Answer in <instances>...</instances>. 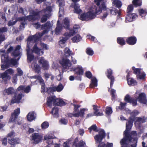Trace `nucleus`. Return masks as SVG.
Wrapping results in <instances>:
<instances>
[{"instance_id": "f257e3e1", "label": "nucleus", "mask_w": 147, "mask_h": 147, "mask_svg": "<svg viewBox=\"0 0 147 147\" xmlns=\"http://www.w3.org/2000/svg\"><path fill=\"white\" fill-rule=\"evenodd\" d=\"M147 119V118L145 117L129 118L126 124V130L124 132V136L120 141L121 147H136L138 138L136 132L132 131L128 134V131L132 126L134 120L135 121L136 127H138L141 123L145 122Z\"/></svg>"}, {"instance_id": "f03ea898", "label": "nucleus", "mask_w": 147, "mask_h": 147, "mask_svg": "<svg viewBox=\"0 0 147 147\" xmlns=\"http://www.w3.org/2000/svg\"><path fill=\"white\" fill-rule=\"evenodd\" d=\"M52 26V24L50 22H48L44 25L41 26V28L45 30L42 33H37L34 36H30L28 37L27 39V44L26 49L27 52V60L28 61H31L34 59V56L32 54V52H34L39 55L43 54V51L37 47V45L36 44L34 45L32 51L30 50V47L32 46L34 42L38 41L40 37L51 29Z\"/></svg>"}, {"instance_id": "7ed1b4c3", "label": "nucleus", "mask_w": 147, "mask_h": 147, "mask_svg": "<svg viewBox=\"0 0 147 147\" xmlns=\"http://www.w3.org/2000/svg\"><path fill=\"white\" fill-rule=\"evenodd\" d=\"M97 7L93 6L90 8L89 11L86 13H83L79 16L78 18L81 20H86L93 19L95 18L96 14L100 13L102 11L103 13L100 18L104 20L108 15L106 10V7L104 0H94Z\"/></svg>"}, {"instance_id": "20e7f679", "label": "nucleus", "mask_w": 147, "mask_h": 147, "mask_svg": "<svg viewBox=\"0 0 147 147\" xmlns=\"http://www.w3.org/2000/svg\"><path fill=\"white\" fill-rule=\"evenodd\" d=\"M44 9L41 11H39L38 9L35 10H31L30 11H33L36 12L38 14L39 16V18L38 19H35L33 20L34 21L35 20L39 19L40 18V13H43L42 17L41 18V21L42 23L46 21L47 19H48L51 16V12L52 11V8L50 6L47 7L46 6L43 5Z\"/></svg>"}, {"instance_id": "39448f33", "label": "nucleus", "mask_w": 147, "mask_h": 147, "mask_svg": "<svg viewBox=\"0 0 147 147\" xmlns=\"http://www.w3.org/2000/svg\"><path fill=\"white\" fill-rule=\"evenodd\" d=\"M36 13V12L33 11H30L29 16L25 17H20L18 18V20L19 21H24V22L21 23L20 26V29L21 30H23L24 28V26L26 24L25 21L27 20H28L29 21H32L35 19H38L39 18L38 14Z\"/></svg>"}, {"instance_id": "423d86ee", "label": "nucleus", "mask_w": 147, "mask_h": 147, "mask_svg": "<svg viewBox=\"0 0 147 147\" xmlns=\"http://www.w3.org/2000/svg\"><path fill=\"white\" fill-rule=\"evenodd\" d=\"M1 62L2 64L1 65L2 69L4 70L7 67V63H10L11 65L17 67L18 63L17 61L14 59H9L7 55L2 56L1 57Z\"/></svg>"}, {"instance_id": "0eeeda50", "label": "nucleus", "mask_w": 147, "mask_h": 147, "mask_svg": "<svg viewBox=\"0 0 147 147\" xmlns=\"http://www.w3.org/2000/svg\"><path fill=\"white\" fill-rule=\"evenodd\" d=\"M105 136V133L103 130H101L99 132V134L94 136L96 143H99L98 147H106V144L104 142L100 143Z\"/></svg>"}, {"instance_id": "6e6552de", "label": "nucleus", "mask_w": 147, "mask_h": 147, "mask_svg": "<svg viewBox=\"0 0 147 147\" xmlns=\"http://www.w3.org/2000/svg\"><path fill=\"white\" fill-rule=\"evenodd\" d=\"M80 107L78 105H74L75 110L73 113H69L68 114V116L71 117H78L80 116H83L84 113V109H81L79 111L78 109Z\"/></svg>"}, {"instance_id": "1a4fd4ad", "label": "nucleus", "mask_w": 147, "mask_h": 147, "mask_svg": "<svg viewBox=\"0 0 147 147\" xmlns=\"http://www.w3.org/2000/svg\"><path fill=\"white\" fill-rule=\"evenodd\" d=\"M61 100V99L56 98L55 96H49L47 98V105L48 106L51 107L53 105H57V103L59 104Z\"/></svg>"}, {"instance_id": "9d476101", "label": "nucleus", "mask_w": 147, "mask_h": 147, "mask_svg": "<svg viewBox=\"0 0 147 147\" xmlns=\"http://www.w3.org/2000/svg\"><path fill=\"white\" fill-rule=\"evenodd\" d=\"M132 69L134 71V73L137 75V77L138 79H143L144 78L145 74L141 69L136 68L134 67H133Z\"/></svg>"}, {"instance_id": "9b49d317", "label": "nucleus", "mask_w": 147, "mask_h": 147, "mask_svg": "<svg viewBox=\"0 0 147 147\" xmlns=\"http://www.w3.org/2000/svg\"><path fill=\"white\" fill-rule=\"evenodd\" d=\"M132 69L134 71V73L137 75V77L138 79H143L144 78L145 74L141 69L136 68L134 67H133Z\"/></svg>"}, {"instance_id": "f8f14e48", "label": "nucleus", "mask_w": 147, "mask_h": 147, "mask_svg": "<svg viewBox=\"0 0 147 147\" xmlns=\"http://www.w3.org/2000/svg\"><path fill=\"white\" fill-rule=\"evenodd\" d=\"M64 71H66L71 66V63L68 59H63L60 62Z\"/></svg>"}, {"instance_id": "ddd939ff", "label": "nucleus", "mask_w": 147, "mask_h": 147, "mask_svg": "<svg viewBox=\"0 0 147 147\" xmlns=\"http://www.w3.org/2000/svg\"><path fill=\"white\" fill-rule=\"evenodd\" d=\"M30 78H34L35 79H36L37 80H39L42 86L41 92H45L46 90L44 82L40 76L38 75H36V76L31 77Z\"/></svg>"}, {"instance_id": "4468645a", "label": "nucleus", "mask_w": 147, "mask_h": 147, "mask_svg": "<svg viewBox=\"0 0 147 147\" xmlns=\"http://www.w3.org/2000/svg\"><path fill=\"white\" fill-rule=\"evenodd\" d=\"M56 2L59 7V16L60 17L64 13L63 7L65 5V2L64 0H57Z\"/></svg>"}, {"instance_id": "2eb2a0df", "label": "nucleus", "mask_w": 147, "mask_h": 147, "mask_svg": "<svg viewBox=\"0 0 147 147\" xmlns=\"http://www.w3.org/2000/svg\"><path fill=\"white\" fill-rule=\"evenodd\" d=\"M79 29V25H75L74 26L73 29L70 30L69 32L66 33V36L70 37L73 36L78 32V30Z\"/></svg>"}, {"instance_id": "dca6fc26", "label": "nucleus", "mask_w": 147, "mask_h": 147, "mask_svg": "<svg viewBox=\"0 0 147 147\" xmlns=\"http://www.w3.org/2000/svg\"><path fill=\"white\" fill-rule=\"evenodd\" d=\"M63 88V86L60 83L57 86H54L51 88H49L47 90V91L48 92H49V91L51 92L57 91L59 92L62 90Z\"/></svg>"}, {"instance_id": "f3484780", "label": "nucleus", "mask_w": 147, "mask_h": 147, "mask_svg": "<svg viewBox=\"0 0 147 147\" xmlns=\"http://www.w3.org/2000/svg\"><path fill=\"white\" fill-rule=\"evenodd\" d=\"M32 140L34 141L35 144H37L42 140V136L38 133L33 134L32 135Z\"/></svg>"}, {"instance_id": "a211bd4d", "label": "nucleus", "mask_w": 147, "mask_h": 147, "mask_svg": "<svg viewBox=\"0 0 147 147\" xmlns=\"http://www.w3.org/2000/svg\"><path fill=\"white\" fill-rule=\"evenodd\" d=\"M39 62L42 64V67L44 70L48 69L49 65L47 61L45 60L43 57H41L39 60Z\"/></svg>"}, {"instance_id": "6ab92c4d", "label": "nucleus", "mask_w": 147, "mask_h": 147, "mask_svg": "<svg viewBox=\"0 0 147 147\" xmlns=\"http://www.w3.org/2000/svg\"><path fill=\"white\" fill-rule=\"evenodd\" d=\"M70 7L74 8V13L79 14L82 12V10L80 8V6L78 4L73 3H71Z\"/></svg>"}, {"instance_id": "aec40b11", "label": "nucleus", "mask_w": 147, "mask_h": 147, "mask_svg": "<svg viewBox=\"0 0 147 147\" xmlns=\"http://www.w3.org/2000/svg\"><path fill=\"white\" fill-rule=\"evenodd\" d=\"M146 97V96L145 94L142 93L139 94L138 98L139 101L141 103L146 104L147 102Z\"/></svg>"}, {"instance_id": "412c9836", "label": "nucleus", "mask_w": 147, "mask_h": 147, "mask_svg": "<svg viewBox=\"0 0 147 147\" xmlns=\"http://www.w3.org/2000/svg\"><path fill=\"white\" fill-rule=\"evenodd\" d=\"M74 76L75 77H76V75L78 76L82 75L84 72L83 69L82 67L80 66H78L75 68L74 69Z\"/></svg>"}, {"instance_id": "4be33fe9", "label": "nucleus", "mask_w": 147, "mask_h": 147, "mask_svg": "<svg viewBox=\"0 0 147 147\" xmlns=\"http://www.w3.org/2000/svg\"><path fill=\"white\" fill-rule=\"evenodd\" d=\"M22 96V94H15V96L13 98L11 101V103L19 102Z\"/></svg>"}, {"instance_id": "5701e85b", "label": "nucleus", "mask_w": 147, "mask_h": 147, "mask_svg": "<svg viewBox=\"0 0 147 147\" xmlns=\"http://www.w3.org/2000/svg\"><path fill=\"white\" fill-rule=\"evenodd\" d=\"M7 30V28L6 27H2L0 28V44L5 39L3 33L6 32Z\"/></svg>"}, {"instance_id": "b1692460", "label": "nucleus", "mask_w": 147, "mask_h": 147, "mask_svg": "<svg viewBox=\"0 0 147 147\" xmlns=\"http://www.w3.org/2000/svg\"><path fill=\"white\" fill-rule=\"evenodd\" d=\"M112 71L111 69H109L107 70V77L111 80L110 86L111 87L114 82V78L113 76H112Z\"/></svg>"}, {"instance_id": "393cba45", "label": "nucleus", "mask_w": 147, "mask_h": 147, "mask_svg": "<svg viewBox=\"0 0 147 147\" xmlns=\"http://www.w3.org/2000/svg\"><path fill=\"white\" fill-rule=\"evenodd\" d=\"M66 33L65 34V37L62 38L59 41V45L60 47L61 48H63L65 46V44L66 41L67 40L68 38L70 37L66 36Z\"/></svg>"}, {"instance_id": "a878e982", "label": "nucleus", "mask_w": 147, "mask_h": 147, "mask_svg": "<svg viewBox=\"0 0 147 147\" xmlns=\"http://www.w3.org/2000/svg\"><path fill=\"white\" fill-rule=\"evenodd\" d=\"M124 100L132 104L133 106H135L137 105L136 100L131 99L129 96L128 95L125 96Z\"/></svg>"}, {"instance_id": "bb28decb", "label": "nucleus", "mask_w": 147, "mask_h": 147, "mask_svg": "<svg viewBox=\"0 0 147 147\" xmlns=\"http://www.w3.org/2000/svg\"><path fill=\"white\" fill-rule=\"evenodd\" d=\"M31 89L30 87L29 86H28L26 88H25L23 86H20L17 88L18 91L23 90L26 93H28Z\"/></svg>"}, {"instance_id": "cd10ccee", "label": "nucleus", "mask_w": 147, "mask_h": 147, "mask_svg": "<svg viewBox=\"0 0 147 147\" xmlns=\"http://www.w3.org/2000/svg\"><path fill=\"white\" fill-rule=\"evenodd\" d=\"M129 73H128L127 78V82L128 84L129 85H131L132 86H134L136 85L137 82L136 81L132 78H129Z\"/></svg>"}, {"instance_id": "c85d7f7f", "label": "nucleus", "mask_w": 147, "mask_h": 147, "mask_svg": "<svg viewBox=\"0 0 147 147\" xmlns=\"http://www.w3.org/2000/svg\"><path fill=\"white\" fill-rule=\"evenodd\" d=\"M127 43L131 45L135 44L136 42V39L135 37H131L128 38L127 39Z\"/></svg>"}, {"instance_id": "c756f323", "label": "nucleus", "mask_w": 147, "mask_h": 147, "mask_svg": "<svg viewBox=\"0 0 147 147\" xmlns=\"http://www.w3.org/2000/svg\"><path fill=\"white\" fill-rule=\"evenodd\" d=\"M21 48L20 45H18L16 46V49L13 53V55L15 57L20 56L21 54V52H20V50Z\"/></svg>"}, {"instance_id": "7c9ffc66", "label": "nucleus", "mask_w": 147, "mask_h": 147, "mask_svg": "<svg viewBox=\"0 0 147 147\" xmlns=\"http://www.w3.org/2000/svg\"><path fill=\"white\" fill-rule=\"evenodd\" d=\"M14 90L13 88H9L5 89L3 91V94L4 95L11 94L14 93Z\"/></svg>"}, {"instance_id": "2f4dec72", "label": "nucleus", "mask_w": 147, "mask_h": 147, "mask_svg": "<svg viewBox=\"0 0 147 147\" xmlns=\"http://www.w3.org/2000/svg\"><path fill=\"white\" fill-rule=\"evenodd\" d=\"M55 138V137L53 136L50 135L49 134H47L45 136L44 139L45 140H47V143L50 144L52 143L53 142V141L51 139H53Z\"/></svg>"}, {"instance_id": "473e14b6", "label": "nucleus", "mask_w": 147, "mask_h": 147, "mask_svg": "<svg viewBox=\"0 0 147 147\" xmlns=\"http://www.w3.org/2000/svg\"><path fill=\"white\" fill-rule=\"evenodd\" d=\"M64 55L66 57H69L71 55H74V53L72 51H71L68 47H66L64 50Z\"/></svg>"}, {"instance_id": "72a5a7b5", "label": "nucleus", "mask_w": 147, "mask_h": 147, "mask_svg": "<svg viewBox=\"0 0 147 147\" xmlns=\"http://www.w3.org/2000/svg\"><path fill=\"white\" fill-rule=\"evenodd\" d=\"M97 86V81L96 78L93 77L91 79V82L90 85V87L91 88L96 87Z\"/></svg>"}, {"instance_id": "f704fd0d", "label": "nucleus", "mask_w": 147, "mask_h": 147, "mask_svg": "<svg viewBox=\"0 0 147 147\" xmlns=\"http://www.w3.org/2000/svg\"><path fill=\"white\" fill-rule=\"evenodd\" d=\"M35 117V116L34 115V113L33 112L29 113L27 116L28 120L30 121L34 119Z\"/></svg>"}, {"instance_id": "c9c22d12", "label": "nucleus", "mask_w": 147, "mask_h": 147, "mask_svg": "<svg viewBox=\"0 0 147 147\" xmlns=\"http://www.w3.org/2000/svg\"><path fill=\"white\" fill-rule=\"evenodd\" d=\"M18 9V7L16 5H13L10 8L8 11L10 14H14L17 12Z\"/></svg>"}, {"instance_id": "e433bc0d", "label": "nucleus", "mask_w": 147, "mask_h": 147, "mask_svg": "<svg viewBox=\"0 0 147 147\" xmlns=\"http://www.w3.org/2000/svg\"><path fill=\"white\" fill-rule=\"evenodd\" d=\"M58 111L59 109L57 108H54L53 109L52 111L51 112V113L52 114L54 117H58L59 116Z\"/></svg>"}, {"instance_id": "4c0bfd02", "label": "nucleus", "mask_w": 147, "mask_h": 147, "mask_svg": "<svg viewBox=\"0 0 147 147\" xmlns=\"http://www.w3.org/2000/svg\"><path fill=\"white\" fill-rule=\"evenodd\" d=\"M0 78H1L3 79H5V81L9 80L11 78V76L5 73V71L3 73L0 74Z\"/></svg>"}, {"instance_id": "58836bf2", "label": "nucleus", "mask_w": 147, "mask_h": 147, "mask_svg": "<svg viewBox=\"0 0 147 147\" xmlns=\"http://www.w3.org/2000/svg\"><path fill=\"white\" fill-rule=\"evenodd\" d=\"M82 39V37L79 34L75 35L72 38V40L74 42H77Z\"/></svg>"}, {"instance_id": "ea45409f", "label": "nucleus", "mask_w": 147, "mask_h": 147, "mask_svg": "<svg viewBox=\"0 0 147 147\" xmlns=\"http://www.w3.org/2000/svg\"><path fill=\"white\" fill-rule=\"evenodd\" d=\"M59 20H58L57 22V27L56 28L55 33L57 35L59 33L61 32L62 29V27L59 24Z\"/></svg>"}, {"instance_id": "a19ab883", "label": "nucleus", "mask_w": 147, "mask_h": 147, "mask_svg": "<svg viewBox=\"0 0 147 147\" xmlns=\"http://www.w3.org/2000/svg\"><path fill=\"white\" fill-rule=\"evenodd\" d=\"M32 67H33V69L36 72L38 73L40 70V68L39 66L36 63H34L32 64Z\"/></svg>"}, {"instance_id": "79ce46f5", "label": "nucleus", "mask_w": 147, "mask_h": 147, "mask_svg": "<svg viewBox=\"0 0 147 147\" xmlns=\"http://www.w3.org/2000/svg\"><path fill=\"white\" fill-rule=\"evenodd\" d=\"M113 3L116 7L120 8L121 6V2L119 0H114L113 1Z\"/></svg>"}, {"instance_id": "37998d69", "label": "nucleus", "mask_w": 147, "mask_h": 147, "mask_svg": "<svg viewBox=\"0 0 147 147\" xmlns=\"http://www.w3.org/2000/svg\"><path fill=\"white\" fill-rule=\"evenodd\" d=\"M138 11L140 15L142 17L145 16L146 15L147 13L146 10H144L142 9H139Z\"/></svg>"}, {"instance_id": "c03bdc74", "label": "nucleus", "mask_w": 147, "mask_h": 147, "mask_svg": "<svg viewBox=\"0 0 147 147\" xmlns=\"http://www.w3.org/2000/svg\"><path fill=\"white\" fill-rule=\"evenodd\" d=\"M101 130H102V129H100V130H98L97 127L95 125H92L91 127L89 128V131L90 132H91L92 130H93V131L97 132L98 131H100Z\"/></svg>"}, {"instance_id": "a18cd8bd", "label": "nucleus", "mask_w": 147, "mask_h": 147, "mask_svg": "<svg viewBox=\"0 0 147 147\" xmlns=\"http://www.w3.org/2000/svg\"><path fill=\"white\" fill-rule=\"evenodd\" d=\"M128 113H130L131 116L133 117H134L137 115L139 114V112L137 110H135L133 111L131 113L130 111L128 110Z\"/></svg>"}, {"instance_id": "49530a36", "label": "nucleus", "mask_w": 147, "mask_h": 147, "mask_svg": "<svg viewBox=\"0 0 147 147\" xmlns=\"http://www.w3.org/2000/svg\"><path fill=\"white\" fill-rule=\"evenodd\" d=\"M133 3L136 7L140 6L141 5L142 1L141 0H134Z\"/></svg>"}, {"instance_id": "de8ad7c7", "label": "nucleus", "mask_w": 147, "mask_h": 147, "mask_svg": "<svg viewBox=\"0 0 147 147\" xmlns=\"http://www.w3.org/2000/svg\"><path fill=\"white\" fill-rule=\"evenodd\" d=\"M117 42L120 45H123L125 44V41L122 38H118L117 40Z\"/></svg>"}, {"instance_id": "09e8293b", "label": "nucleus", "mask_w": 147, "mask_h": 147, "mask_svg": "<svg viewBox=\"0 0 147 147\" xmlns=\"http://www.w3.org/2000/svg\"><path fill=\"white\" fill-rule=\"evenodd\" d=\"M18 21H19L18 20V18L14 19H13L9 21L8 23V25L9 26H11L14 25Z\"/></svg>"}, {"instance_id": "8fccbe9b", "label": "nucleus", "mask_w": 147, "mask_h": 147, "mask_svg": "<svg viewBox=\"0 0 147 147\" xmlns=\"http://www.w3.org/2000/svg\"><path fill=\"white\" fill-rule=\"evenodd\" d=\"M17 118V116H16L15 115L12 114L11 115L10 117V119L9 120V123H12V122H15V120Z\"/></svg>"}, {"instance_id": "3c124183", "label": "nucleus", "mask_w": 147, "mask_h": 147, "mask_svg": "<svg viewBox=\"0 0 147 147\" xmlns=\"http://www.w3.org/2000/svg\"><path fill=\"white\" fill-rule=\"evenodd\" d=\"M63 23L64 27L66 28H68L69 27V21L67 18H65L63 20Z\"/></svg>"}, {"instance_id": "603ef678", "label": "nucleus", "mask_w": 147, "mask_h": 147, "mask_svg": "<svg viewBox=\"0 0 147 147\" xmlns=\"http://www.w3.org/2000/svg\"><path fill=\"white\" fill-rule=\"evenodd\" d=\"M109 10L111 14L113 15H115L118 13L117 10L115 8H111L109 9Z\"/></svg>"}, {"instance_id": "864d4df0", "label": "nucleus", "mask_w": 147, "mask_h": 147, "mask_svg": "<svg viewBox=\"0 0 147 147\" xmlns=\"http://www.w3.org/2000/svg\"><path fill=\"white\" fill-rule=\"evenodd\" d=\"M86 53L90 55H92L94 52L93 50L90 48H88L86 50Z\"/></svg>"}, {"instance_id": "5fc2aeb1", "label": "nucleus", "mask_w": 147, "mask_h": 147, "mask_svg": "<svg viewBox=\"0 0 147 147\" xmlns=\"http://www.w3.org/2000/svg\"><path fill=\"white\" fill-rule=\"evenodd\" d=\"M49 126V124L47 122H44L41 125L42 128L43 129L47 128Z\"/></svg>"}, {"instance_id": "6e6d98bb", "label": "nucleus", "mask_w": 147, "mask_h": 147, "mask_svg": "<svg viewBox=\"0 0 147 147\" xmlns=\"http://www.w3.org/2000/svg\"><path fill=\"white\" fill-rule=\"evenodd\" d=\"M5 73L8 75H11L14 73V71L12 69L10 68L7 70L5 71Z\"/></svg>"}, {"instance_id": "4d7b16f0", "label": "nucleus", "mask_w": 147, "mask_h": 147, "mask_svg": "<svg viewBox=\"0 0 147 147\" xmlns=\"http://www.w3.org/2000/svg\"><path fill=\"white\" fill-rule=\"evenodd\" d=\"M106 113L107 114L109 115L111 114L112 113V111L111 107H107L106 108Z\"/></svg>"}, {"instance_id": "13d9d810", "label": "nucleus", "mask_w": 147, "mask_h": 147, "mask_svg": "<svg viewBox=\"0 0 147 147\" xmlns=\"http://www.w3.org/2000/svg\"><path fill=\"white\" fill-rule=\"evenodd\" d=\"M8 140H9V143L11 144L18 143L19 142V140H18V142L17 141H16V139H13L10 140V139L9 138Z\"/></svg>"}, {"instance_id": "bf43d9fd", "label": "nucleus", "mask_w": 147, "mask_h": 147, "mask_svg": "<svg viewBox=\"0 0 147 147\" xmlns=\"http://www.w3.org/2000/svg\"><path fill=\"white\" fill-rule=\"evenodd\" d=\"M85 143L82 141H81L79 143L78 145H76V147H84L85 146Z\"/></svg>"}, {"instance_id": "052dcab7", "label": "nucleus", "mask_w": 147, "mask_h": 147, "mask_svg": "<svg viewBox=\"0 0 147 147\" xmlns=\"http://www.w3.org/2000/svg\"><path fill=\"white\" fill-rule=\"evenodd\" d=\"M4 16V14L3 13L0 12V20H3L4 22H5L6 19Z\"/></svg>"}, {"instance_id": "680f3d73", "label": "nucleus", "mask_w": 147, "mask_h": 147, "mask_svg": "<svg viewBox=\"0 0 147 147\" xmlns=\"http://www.w3.org/2000/svg\"><path fill=\"white\" fill-rule=\"evenodd\" d=\"M40 45L42 48L45 50H47L48 49L49 46L46 44H45L42 43H40Z\"/></svg>"}, {"instance_id": "e2e57ef3", "label": "nucleus", "mask_w": 147, "mask_h": 147, "mask_svg": "<svg viewBox=\"0 0 147 147\" xmlns=\"http://www.w3.org/2000/svg\"><path fill=\"white\" fill-rule=\"evenodd\" d=\"M59 122L65 125L67 123L68 121L66 119L62 118L59 121Z\"/></svg>"}, {"instance_id": "0e129e2a", "label": "nucleus", "mask_w": 147, "mask_h": 147, "mask_svg": "<svg viewBox=\"0 0 147 147\" xmlns=\"http://www.w3.org/2000/svg\"><path fill=\"white\" fill-rule=\"evenodd\" d=\"M133 18H131V17L127 15L126 18L125 22H131L133 21Z\"/></svg>"}, {"instance_id": "69168bd1", "label": "nucleus", "mask_w": 147, "mask_h": 147, "mask_svg": "<svg viewBox=\"0 0 147 147\" xmlns=\"http://www.w3.org/2000/svg\"><path fill=\"white\" fill-rule=\"evenodd\" d=\"M20 109L19 108H18L17 109L15 110L14 112L12 114L15 115L16 116L20 114Z\"/></svg>"}, {"instance_id": "338daca9", "label": "nucleus", "mask_w": 147, "mask_h": 147, "mask_svg": "<svg viewBox=\"0 0 147 147\" xmlns=\"http://www.w3.org/2000/svg\"><path fill=\"white\" fill-rule=\"evenodd\" d=\"M17 75L18 76H21L22 75L23 71L20 68H17Z\"/></svg>"}, {"instance_id": "774afa93", "label": "nucleus", "mask_w": 147, "mask_h": 147, "mask_svg": "<svg viewBox=\"0 0 147 147\" xmlns=\"http://www.w3.org/2000/svg\"><path fill=\"white\" fill-rule=\"evenodd\" d=\"M133 9V6L132 5H130L127 8V12L128 13H130Z\"/></svg>"}]
</instances>
